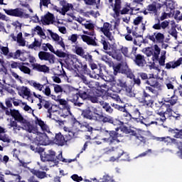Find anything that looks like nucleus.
Instances as JSON below:
<instances>
[{"label":"nucleus","instance_id":"052dcab7","mask_svg":"<svg viewBox=\"0 0 182 182\" xmlns=\"http://www.w3.org/2000/svg\"><path fill=\"white\" fill-rule=\"evenodd\" d=\"M55 159L58 161V164H59V161H62L63 163H68V159L63 158L62 152H60L57 156H55Z\"/></svg>","mask_w":182,"mask_h":182},{"label":"nucleus","instance_id":"e433bc0d","mask_svg":"<svg viewBox=\"0 0 182 182\" xmlns=\"http://www.w3.org/2000/svg\"><path fill=\"white\" fill-rule=\"evenodd\" d=\"M169 132L173 134L175 139H182V129H172Z\"/></svg>","mask_w":182,"mask_h":182},{"label":"nucleus","instance_id":"4be33fe9","mask_svg":"<svg viewBox=\"0 0 182 182\" xmlns=\"http://www.w3.org/2000/svg\"><path fill=\"white\" fill-rule=\"evenodd\" d=\"M124 152V151L123 150V149H122V147H114V154L113 156H112L109 159L110 161H116V160H119V159L122 157V155Z\"/></svg>","mask_w":182,"mask_h":182},{"label":"nucleus","instance_id":"c9c22d12","mask_svg":"<svg viewBox=\"0 0 182 182\" xmlns=\"http://www.w3.org/2000/svg\"><path fill=\"white\" fill-rule=\"evenodd\" d=\"M121 132L125 134H130L131 136H136V131L129 128L128 127L123 126L120 127Z\"/></svg>","mask_w":182,"mask_h":182},{"label":"nucleus","instance_id":"de8ad7c7","mask_svg":"<svg viewBox=\"0 0 182 182\" xmlns=\"http://www.w3.org/2000/svg\"><path fill=\"white\" fill-rule=\"evenodd\" d=\"M109 124H113V126H116V127L117 126H123L124 124V122L120 121V119H119L112 117Z\"/></svg>","mask_w":182,"mask_h":182},{"label":"nucleus","instance_id":"f8f14e48","mask_svg":"<svg viewBox=\"0 0 182 182\" xmlns=\"http://www.w3.org/2000/svg\"><path fill=\"white\" fill-rule=\"evenodd\" d=\"M95 113L97 112H93L92 108L88 107L82 111L81 116L83 119H87V120H95V122H97V115Z\"/></svg>","mask_w":182,"mask_h":182},{"label":"nucleus","instance_id":"a18cd8bd","mask_svg":"<svg viewBox=\"0 0 182 182\" xmlns=\"http://www.w3.org/2000/svg\"><path fill=\"white\" fill-rule=\"evenodd\" d=\"M25 63H22L21 66H20L21 72H23V73H25V75H31V68H29L27 66H25Z\"/></svg>","mask_w":182,"mask_h":182},{"label":"nucleus","instance_id":"a211bd4d","mask_svg":"<svg viewBox=\"0 0 182 182\" xmlns=\"http://www.w3.org/2000/svg\"><path fill=\"white\" fill-rule=\"evenodd\" d=\"M86 96H85V100H90L91 103H99L100 105V102L102 100H100L99 97H100V95H96L92 93L91 90H87L85 91Z\"/></svg>","mask_w":182,"mask_h":182},{"label":"nucleus","instance_id":"2f4dec72","mask_svg":"<svg viewBox=\"0 0 182 182\" xmlns=\"http://www.w3.org/2000/svg\"><path fill=\"white\" fill-rule=\"evenodd\" d=\"M146 85H149L151 87H159V81L154 78V75H152V77H149L148 80L145 82Z\"/></svg>","mask_w":182,"mask_h":182},{"label":"nucleus","instance_id":"c85d7f7f","mask_svg":"<svg viewBox=\"0 0 182 182\" xmlns=\"http://www.w3.org/2000/svg\"><path fill=\"white\" fill-rule=\"evenodd\" d=\"M182 63V57L179 58L176 61H170L166 64V69H176L178 68Z\"/></svg>","mask_w":182,"mask_h":182},{"label":"nucleus","instance_id":"864d4df0","mask_svg":"<svg viewBox=\"0 0 182 182\" xmlns=\"http://www.w3.org/2000/svg\"><path fill=\"white\" fill-rule=\"evenodd\" d=\"M177 149H178V151L176 152V154L178 156V157H179V159H182V142L181 141H178L176 144Z\"/></svg>","mask_w":182,"mask_h":182},{"label":"nucleus","instance_id":"7ed1b4c3","mask_svg":"<svg viewBox=\"0 0 182 182\" xmlns=\"http://www.w3.org/2000/svg\"><path fill=\"white\" fill-rule=\"evenodd\" d=\"M30 127L29 128H27L25 127L23 129H25L26 132H28V133H33V134H36V140L38 141L39 144H42V146H46V144H49V141L48 140V134L46 133H42L39 132V130L38 129V127H36L35 125L31 124L29 122Z\"/></svg>","mask_w":182,"mask_h":182},{"label":"nucleus","instance_id":"49530a36","mask_svg":"<svg viewBox=\"0 0 182 182\" xmlns=\"http://www.w3.org/2000/svg\"><path fill=\"white\" fill-rule=\"evenodd\" d=\"M21 92L24 96H27V99L31 100V103H33V99H32V97H31V91H29L28 87H26L22 88Z\"/></svg>","mask_w":182,"mask_h":182},{"label":"nucleus","instance_id":"4468645a","mask_svg":"<svg viewBox=\"0 0 182 182\" xmlns=\"http://www.w3.org/2000/svg\"><path fill=\"white\" fill-rule=\"evenodd\" d=\"M38 58L40 60H46L49 62V63H55V55L46 51H40L38 53Z\"/></svg>","mask_w":182,"mask_h":182},{"label":"nucleus","instance_id":"9b49d317","mask_svg":"<svg viewBox=\"0 0 182 182\" xmlns=\"http://www.w3.org/2000/svg\"><path fill=\"white\" fill-rule=\"evenodd\" d=\"M41 160L43 163H46V161H51L54 163V164H58V159H56V152L55 151L50 149L47 154H44V156L41 155Z\"/></svg>","mask_w":182,"mask_h":182},{"label":"nucleus","instance_id":"774afa93","mask_svg":"<svg viewBox=\"0 0 182 182\" xmlns=\"http://www.w3.org/2000/svg\"><path fill=\"white\" fill-rule=\"evenodd\" d=\"M72 180H73V181H76V182H80V181H83V178L82 176H78L77 174H74L71 176Z\"/></svg>","mask_w":182,"mask_h":182},{"label":"nucleus","instance_id":"e2e57ef3","mask_svg":"<svg viewBox=\"0 0 182 182\" xmlns=\"http://www.w3.org/2000/svg\"><path fill=\"white\" fill-rule=\"evenodd\" d=\"M120 159L122 161H129V160H130V156H129V153L124 151Z\"/></svg>","mask_w":182,"mask_h":182},{"label":"nucleus","instance_id":"f257e3e1","mask_svg":"<svg viewBox=\"0 0 182 182\" xmlns=\"http://www.w3.org/2000/svg\"><path fill=\"white\" fill-rule=\"evenodd\" d=\"M97 137H102V140L103 143H107L109 146H113L120 143L119 133L114 131L100 129V134H97Z\"/></svg>","mask_w":182,"mask_h":182},{"label":"nucleus","instance_id":"5fc2aeb1","mask_svg":"<svg viewBox=\"0 0 182 182\" xmlns=\"http://www.w3.org/2000/svg\"><path fill=\"white\" fill-rule=\"evenodd\" d=\"M111 106L112 107H114L117 110H119V112H126V105L122 106L115 103H112L111 104Z\"/></svg>","mask_w":182,"mask_h":182},{"label":"nucleus","instance_id":"6e6552de","mask_svg":"<svg viewBox=\"0 0 182 182\" xmlns=\"http://www.w3.org/2000/svg\"><path fill=\"white\" fill-rule=\"evenodd\" d=\"M35 123H36V124H37L38 126H39L41 127V129L43 132H46V133H48L47 139L48 140V142L52 141H53V140L55 139V135H53V134H52V132L49 129V127L48 125H46V124H45V122H43V121H42V119L36 117V119L35 120Z\"/></svg>","mask_w":182,"mask_h":182},{"label":"nucleus","instance_id":"f03ea898","mask_svg":"<svg viewBox=\"0 0 182 182\" xmlns=\"http://www.w3.org/2000/svg\"><path fill=\"white\" fill-rule=\"evenodd\" d=\"M80 98L82 100H86V91L79 90L75 88L70 91L68 102H71V103H73L74 106L77 107H82L83 105V102H80Z\"/></svg>","mask_w":182,"mask_h":182},{"label":"nucleus","instance_id":"7c9ffc66","mask_svg":"<svg viewBox=\"0 0 182 182\" xmlns=\"http://www.w3.org/2000/svg\"><path fill=\"white\" fill-rule=\"evenodd\" d=\"M100 105L106 113H108L109 114H112V113H113V108H112V106L108 102L101 100L100 102Z\"/></svg>","mask_w":182,"mask_h":182},{"label":"nucleus","instance_id":"9d476101","mask_svg":"<svg viewBox=\"0 0 182 182\" xmlns=\"http://www.w3.org/2000/svg\"><path fill=\"white\" fill-rule=\"evenodd\" d=\"M70 134H66L65 136L62 134V133L59 132L58 134H55L53 142L55 144H57V146H65L68 141H70L73 138H69Z\"/></svg>","mask_w":182,"mask_h":182},{"label":"nucleus","instance_id":"79ce46f5","mask_svg":"<svg viewBox=\"0 0 182 182\" xmlns=\"http://www.w3.org/2000/svg\"><path fill=\"white\" fill-rule=\"evenodd\" d=\"M85 5H90V6L96 5V8L99 9V5H100V0H83Z\"/></svg>","mask_w":182,"mask_h":182},{"label":"nucleus","instance_id":"680f3d73","mask_svg":"<svg viewBox=\"0 0 182 182\" xmlns=\"http://www.w3.org/2000/svg\"><path fill=\"white\" fill-rule=\"evenodd\" d=\"M104 154H114V146H112L111 148L106 147L103 149Z\"/></svg>","mask_w":182,"mask_h":182},{"label":"nucleus","instance_id":"a878e982","mask_svg":"<svg viewBox=\"0 0 182 182\" xmlns=\"http://www.w3.org/2000/svg\"><path fill=\"white\" fill-rule=\"evenodd\" d=\"M53 18H55L53 14L48 12L46 15L41 16V22L43 25H50L53 21Z\"/></svg>","mask_w":182,"mask_h":182},{"label":"nucleus","instance_id":"c756f323","mask_svg":"<svg viewBox=\"0 0 182 182\" xmlns=\"http://www.w3.org/2000/svg\"><path fill=\"white\" fill-rule=\"evenodd\" d=\"M176 92H177V90H175L173 91V95L171 97L166 98L164 100L165 103H170L171 106H174L178 101V97L176 95Z\"/></svg>","mask_w":182,"mask_h":182},{"label":"nucleus","instance_id":"c03bdc74","mask_svg":"<svg viewBox=\"0 0 182 182\" xmlns=\"http://www.w3.org/2000/svg\"><path fill=\"white\" fill-rule=\"evenodd\" d=\"M101 60L106 63L108 66H112L114 64L112 58L109 57V55H102L101 57Z\"/></svg>","mask_w":182,"mask_h":182},{"label":"nucleus","instance_id":"3c124183","mask_svg":"<svg viewBox=\"0 0 182 182\" xmlns=\"http://www.w3.org/2000/svg\"><path fill=\"white\" fill-rule=\"evenodd\" d=\"M83 59H85L87 62H89V63H93V56L92 55L89 54V53H86V54H83V55L81 56Z\"/></svg>","mask_w":182,"mask_h":182},{"label":"nucleus","instance_id":"72a5a7b5","mask_svg":"<svg viewBox=\"0 0 182 182\" xmlns=\"http://www.w3.org/2000/svg\"><path fill=\"white\" fill-rule=\"evenodd\" d=\"M32 173L33 176H36L37 178H40L41 180L46 178V177H48V173H46V172L45 171L33 170Z\"/></svg>","mask_w":182,"mask_h":182},{"label":"nucleus","instance_id":"09e8293b","mask_svg":"<svg viewBox=\"0 0 182 182\" xmlns=\"http://www.w3.org/2000/svg\"><path fill=\"white\" fill-rule=\"evenodd\" d=\"M6 174H10L11 176V182H18L19 180L22 179V177L19 176V174H14L11 173V171L6 173Z\"/></svg>","mask_w":182,"mask_h":182},{"label":"nucleus","instance_id":"393cba45","mask_svg":"<svg viewBox=\"0 0 182 182\" xmlns=\"http://www.w3.org/2000/svg\"><path fill=\"white\" fill-rule=\"evenodd\" d=\"M96 116H97V122H101L102 123L106 124L109 123L110 124L112 122V119H113V117L110 115H103V114H99V113H95Z\"/></svg>","mask_w":182,"mask_h":182},{"label":"nucleus","instance_id":"37998d69","mask_svg":"<svg viewBox=\"0 0 182 182\" xmlns=\"http://www.w3.org/2000/svg\"><path fill=\"white\" fill-rule=\"evenodd\" d=\"M124 89H125L127 96H129V97H133L134 96V92H133L132 87L130 85H127V83L125 84Z\"/></svg>","mask_w":182,"mask_h":182},{"label":"nucleus","instance_id":"5701e85b","mask_svg":"<svg viewBox=\"0 0 182 182\" xmlns=\"http://www.w3.org/2000/svg\"><path fill=\"white\" fill-rule=\"evenodd\" d=\"M85 29H88V31H83L84 35H89V36H96V33L95 32V24L92 23H84Z\"/></svg>","mask_w":182,"mask_h":182},{"label":"nucleus","instance_id":"8fccbe9b","mask_svg":"<svg viewBox=\"0 0 182 182\" xmlns=\"http://www.w3.org/2000/svg\"><path fill=\"white\" fill-rule=\"evenodd\" d=\"M155 39L159 42V43H164V34L157 33L155 34Z\"/></svg>","mask_w":182,"mask_h":182},{"label":"nucleus","instance_id":"603ef678","mask_svg":"<svg viewBox=\"0 0 182 182\" xmlns=\"http://www.w3.org/2000/svg\"><path fill=\"white\" fill-rule=\"evenodd\" d=\"M75 53L76 55H78V56H83L85 53V50L83 49L82 47L76 46L75 48Z\"/></svg>","mask_w":182,"mask_h":182},{"label":"nucleus","instance_id":"dca6fc26","mask_svg":"<svg viewBox=\"0 0 182 182\" xmlns=\"http://www.w3.org/2000/svg\"><path fill=\"white\" fill-rule=\"evenodd\" d=\"M81 39L82 41L85 42V43H87V45H89L90 46H99L97 45V43L96 42V36H89L87 34L81 35Z\"/></svg>","mask_w":182,"mask_h":182},{"label":"nucleus","instance_id":"6e6d98bb","mask_svg":"<svg viewBox=\"0 0 182 182\" xmlns=\"http://www.w3.org/2000/svg\"><path fill=\"white\" fill-rule=\"evenodd\" d=\"M0 65L1 68H0V72H3V73H8V69L5 66V60L4 59H0Z\"/></svg>","mask_w":182,"mask_h":182},{"label":"nucleus","instance_id":"4d7b16f0","mask_svg":"<svg viewBox=\"0 0 182 182\" xmlns=\"http://www.w3.org/2000/svg\"><path fill=\"white\" fill-rule=\"evenodd\" d=\"M33 31L36 32V31H38L37 34L39 35V36H45L46 38V36L45 35V32H43V30H42V27L40 26H36Z\"/></svg>","mask_w":182,"mask_h":182},{"label":"nucleus","instance_id":"0e129e2a","mask_svg":"<svg viewBox=\"0 0 182 182\" xmlns=\"http://www.w3.org/2000/svg\"><path fill=\"white\" fill-rule=\"evenodd\" d=\"M22 65V63H18L15 61H12L11 64V69H19L21 66Z\"/></svg>","mask_w":182,"mask_h":182},{"label":"nucleus","instance_id":"cd10ccee","mask_svg":"<svg viewBox=\"0 0 182 182\" xmlns=\"http://www.w3.org/2000/svg\"><path fill=\"white\" fill-rule=\"evenodd\" d=\"M161 110L164 111V113L169 117L173 114V105L164 102L161 106Z\"/></svg>","mask_w":182,"mask_h":182},{"label":"nucleus","instance_id":"aec40b11","mask_svg":"<svg viewBox=\"0 0 182 182\" xmlns=\"http://www.w3.org/2000/svg\"><path fill=\"white\" fill-rule=\"evenodd\" d=\"M127 82L123 81L122 79H118L117 82L115 81L114 82V85H112V89L114 92H116L117 93H120L124 87H126Z\"/></svg>","mask_w":182,"mask_h":182},{"label":"nucleus","instance_id":"a19ab883","mask_svg":"<svg viewBox=\"0 0 182 182\" xmlns=\"http://www.w3.org/2000/svg\"><path fill=\"white\" fill-rule=\"evenodd\" d=\"M30 85L31 86H33V87H35L37 90H39L40 92H42V89H43V87L45 86V85H42L34 80H31Z\"/></svg>","mask_w":182,"mask_h":182},{"label":"nucleus","instance_id":"338daca9","mask_svg":"<svg viewBox=\"0 0 182 182\" xmlns=\"http://www.w3.org/2000/svg\"><path fill=\"white\" fill-rule=\"evenodd\" d=\"M141 22H143V16H137L134 19V25L135 26L140 25Z\"/></svg>","mask_w":182,"mask_h":182},{"label":"nucleus","instance_id":"58836bf2","mask_svg":"<svg viewBox=\"0 0 182 182\" xmlns=\"http://www.w3.org/2000/svg\"><path fill=\"white\" fill-rule=\"evenodd\" d=\"M43 107L46 108L48 111V113H50V110H52V107H53V104L50 102V101H47L44 100L41 102Z\"/></svg>","mask_w":182,"mask_h":182},{"label":"nucleus","instance_id":"39448f33","mask_svg":"<svg viewBox=\"0 0 182 182\" xmlns=\"http://www.w3.org/2000/svg\"><path fill=\"white\" fill-rule=\"evenodd\" d=\"M3 110L5 111L6 116H11V117H13V119H14L16 122H18L21 124H23V126H24L27 129H29V127H31L29 121L23 118V116L21 114L18 110L10 109L9 111V109H8V107H6V109Z\"/></svg>","mask_w":182,"mask_h":182},{"label":"nucleus","instance_id":"ddd939ff","mask_svg":"<svg viewBox=\"0 0 182 182\" xmlns=\"http://www.w3.org/2000/svg\"><path fill=\"white\" fill-rule=\"evenodd\" d=\"M110 29H112V26L109 22L104 23L103 26L100 28V31L103 33V35L106 36L108 41L114 39L113 35L112 34V32H110Z\"/></svg>","mask_w":182,"mask_h":182},{"label":"nucleus","instance_id":"1a4fd4ad","mask_svg":"<svg viewBox=\"0 0 182 182\" xmlns=\"http://www.w3.org/2000/svg\"><path fill=\"white\" fill-rule=\"evenodd\" d=\"M4 11L5 14H6V15H9V16H15L16 18H25L26 19H28L29 18V14H23L22 9L19 8H16L14 9H4Z\"/></svg>","mask_w":182,"mask_h":182},{"label":"nucleus","instance_id":"2eb2a0df","mask_svg":"<svg viewBox=\"0 0 182 182\" xmlns=\"http://www.w3.org/2000/svg\"><path fill=\"white\" fill-rule=\"evenodd\" d=\"M133 62L138 68H144L147 65L146 57L140 53L135 54Z\"/></svg>","mask_w":182,"mask_h":182},{"label":"nucleus","instance_id":"412c9836","mask_svg":"<svg viewBox=\"0 0 182 182\" xmlns=\"http://www.w3.org/2000/svg\"><path fill=\"white\" fill-rule=\"evenodd\" d=\"M60 4L61 6H63L61 9V15H63V16L66 15V12H69L70 9H71V11H73L75 9V8L73 7V4L69 3L66 4V1H65V0L60 1Z\"/></svg>","mask_w":182,"mask_h":182},{"label":"nucleus","instance_id":"b1692460","mask_svg":"<svg viewBox=\"0 0 182 182\" xmlns=\"http://www.w3.org/2000/svg\"><path fill=\"white\" fill-rule=\"evenodd\" d=\"M33 70H36L37 72H42L43 73H47L49 72V67L46 65H41L39 63H33L31 65Z\"/></svg>","mask_w":182,"mask_h":182},{"label":"nucleus","instance_id":"6ab92c4d","mask_svg":"<svg viewBox=\"0 0 182 182\" xmlns=\"http://www.w3.org/2000/svg\"><path fill=\"white\" fill-rule=\"evenodd\" d=\"M73 60H72L71 62H73V60H75V62H77L78 63L77 64V69L81 70V72H84V73H87V75H89V73H90V70L87 68V63L80 62L79 59L76 58V55H73Z\"/></svg>","mask_w":182,"mask_h":182},{"label":"nucleus","instance_id":"473e14b6","mask_svg":"<svg viewBox=\"0 0 182 182\" xmlns=\"http://www.w3.org/2000/svg\"><path fill=\"white\" fill-rule=\"evenodd\" d=\"M5 132H6L4 127H0V140L1 141H4V143H11V139H9V136H8V135H6V134H4V135H2V133Z\"/></svg>","mask_w":182,"mask_h":182},{"label":"nucleus","instance_id":"69168bd1","mask_svg":"<svg viewBox=\"0 0 182 182\" xmlns=\"http://www.w3.org/2000/svg\"><path fill=\"white\" fill-rule=\"evenodd\" d=\"M54 55H56L58 58H66L67 55L66 53L59 50H57Z\"/></svg>","mask_w":182,"mask_h":182},{"label":"nucleus","instance_id":"f704fd0d","mask_svg":"<svg viewBox=\"0 0 182 182\" xmlns=\"http://www.w3.org/2000/svg\"><path fill=\"white\" fill-rule=\"evenodd\" d=\"M80 132H88L89 133H92L93 132V127L90 126V124L87 122H84L81 124V129Z\"/></svg>","mask_w":182,"mask_h":182},{"label":"nucleus","instance_id":"bf43d9fd","mask_svg":"<svg viewBox=\"0 0 182 182\" xmlns=\"http://www.w3.org/2000/svg\"><path fill=\"white\" fill-rule=\"evenodd\" d=\"M121 69H122V64L120 63L113 66V70H114L113 73L114 76H117V73H120Z\"/></svg>","mask_w":182,"mask_h":182},{"label":"nucleus","instance_id":"ea45409f","mask_svg":"<svg viewBox=\"0 0 182 182\" xmlns=\"http://www.w3.org/2000/svg\"><path fill=\"white\" fill-rule=\"evenodd\" d=\"M47 35L50 36L55 42L60 41V36L58 33L52 32L51 30H47Z\"/></svg>","mask_w":182,"mask_h":182},{"label":"nucleus","instance_id":"423d86ee","mask_svg":"<svg viewBox=\"0 0 182 182\" xmlns=\"http://www.w3.org/2000/svg\"><path fill=\"white\" fill-rule=\"evenodd\" d=\"M111 6L114 12L116 18H119L120 15H127L130 11V9L127 7L122 9V0H114V4H111Z\"/></svg>","mask_w":182,"mask_h":182},{"label":"nucleus","instance_id":"13d9d810","mask_svg":"<svg viewBox=\"0 0 182 182\" xmlns=\"http://www.w3.org/2000/svg\"><path fill=\"white\" fill-rule=\"evenodd\" d=\"M51 86H53L55 93H62L63 92V88L60 85L51 84Z\"/></svg>","mask_w":182,"mask_h":182},{"label":"nucleus","instance_id":"f3484780","mask_svg":"<svg viewBox=\"0 0 182 182\" xmlns=\"http://www.w3.org/2000/svg\"><path fill=\"white\" fill-rule=\"evenodd\" d=\"M156 141H163L166 146H173V144H176V146H177V143L180 141L174 138H171V136L156 137Z\"/></svg>","mask_w":182,"mask_h":182},{"label":"nucleus","instance_id":"bb28decb","mask_svg":"<svg viewBox=\"0 0 182 182\" xmlns=\"http://www.w3.org/2000/svg\"><path fill=\"white\" fill-rule=\"evenodd\" d=\"M134 136L135 137V141L137 143L138 146L141 144L144 146L149 141V139L146 138V136H143L141 134H137V132H136V134Z\"/></svg>","mask_w":182,"mask_h":182},{"label":"nucleus","instance_id":"20e7f679","mask_svg":"<svg viewBox=\"0 0 182 182\" xmlns=\"http://www.w3.org/2000/svg\"><path fill=\"white\" fill-rule=\"evenodd\" d=\"M71 129L69 127H64V131L68 132L70 134L69 139H77L79 137V132L82 129V123H80L76 118L72 117L70 119Z\"/></svg>","mask_w":182,"mask_h":182},{"label":"nucleus","instance_id":"4c0bfd02","mask_svg":"<svg viewBox=\"0 0 182 182\" xmlns=\"http://www.w3.org/2000/svg\"><path fill=\"white\" fill-rule=\"evenodd\" d=\"M42 46V41H39L34 39V41L28 46L29 49H34V50H38V48H41Z\"/></svg>","mask_w":182,"mask_h":182},{"label":"nucleus","instance_id":"0eeeda50","mask_svg":"<svg viewBox=\"0 0 182 182\" xmlns=\"http://www.w3.org/2000/svg\"><path fill=\"white\" fill-rule=\"evenodd\" d=\"M139 103H142L144 106L146 107H152L154 105V98L150 95L146 90H143L141 97L138 99Z\"/></svg>","mask_w":182,"mask_h":182}]
</instances>
